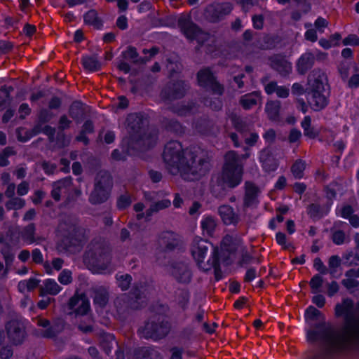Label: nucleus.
Returning a JSON list of instances; mask_svg holds the SVG:
<instances>
[{
    "label": "nucleus",
    "instance_id": "obj_48",
    "mask_svg": "<svg viewBox=\"0 0 359 359\" xmlns=\"http://www.w3.org/2000/svg\"><path fill=\"white\" fill-rule=\"evenodd\" d=\"M323 191L327 199L326 205L330 208H332L334 201L337 198V192L334 188L331 187V184L326 185L323 188Z\"/></svg>",
    "mask_w": 359,
    "mask_h": 359
},
{
    "label": "nucleus",
    "instance_id": "obj_2",
    "mask_svg": "<svg viewBox=\"0 0 359 359\" xmlns=\"http://www.w3.org/2000/svg\"><path fill=\"white\" fill-rule=\"evenodd\" d=\"M198 153L196 147L184 149L180 141L170 140L165 144L162 157L168 166L199 180L209 173L212 164L208 154Z\"/></svg>",
    "mask_w": 359,
    "mask_h": 359
},
{
    "label": "nucleus",
    "instance_id": "obj_30",
    "mask_svg": "<svg viewBox=\"0 0 359 359\" xmlns=\"http://www.w3.org/2000/svg\"><path fill=\"white\" fill-rule=\"evenodd\" d=\"M92 297L95 309H104L109 302V293L107 287L100 286L93 290Z\"/></svg>",
    "mask_w": 359,
    "mask_h": 359
},
{
    "label": "nucleus",
    "instance_id": "obj_12",
    "mask_svg": "<svg viewBox=\"0 0 359 359\" xmlns=\"http://www.w3.org/2000/svg\"><path fill=\"white\" fill-rule=\"evenodd\" d=\"M177 27L184 37L189 41L200 42V37L202 35H208L201 27L193 22L189 15H181L177 18Z\"/></svg>",
    "mask_w": 359,
    "mask_h": 359
},
{
    "label": "nucleus",
    "instance_id": "obj_39",
    "mask_svg": "<svg viewBox=\"0 0 359 359\" xmlns=\"http://www.w3.org/2000/svg\"><path fill=\"white\" fill-rule=\"evenodd\" d=\"M306 161L302 158L297 159L292 165L290 170L293 177L297 180L304 178L306 170Z\"/></svg>",
    "mask_w": 359,
    "mask_h": 359
},
{
    "label": "nucleus",
    "instance_id": "obj_63",
    "mask_svg": "<svg viewBox=\"0 0 359 359\" xmlns=\"http://www.w3.org/2000/svg\"><path fill=\"white\" fill-rule=\"evenodd\" d=\"M313 268L320 275L327 274V267L324 264L323 262L320 257H316L313 260Z\"/></svg>",
    "mask_w": 359,
    "mask_h": 359
},
{
    "label": "nucleus",
    "instance_id": "obj_36",
    "mask_svg": "<svg viewBox=\"0 0 359 359\" xmlns=\"http://www.w3.org/2000/svg\"><path fill=\"white\" fill-rule=\"evenodd\" d=\"M216 222L212 216L203 217L201 222V227L203 235L212 236L214 235Z\"/></svg>",
    "mask_w": 359,
    "mask_h": 359
},
{
    "label": "nucleus",
    "instance_id": "obj_27",
    "mask_svg": "<svg viewBox=\"0 0 359 359\" xmlns=\"http://www.w3.org/2000/svg\"><path fill=\"white\" fill-rule=\"evenodd\" d=\"M315 62L314 55L311 52L302 53L298 58L296 63V68L298 74L304 75L313 66Z\"/></svg>",
    "mask_w": 359,
    "mask_h": 359
},
{
    "label": "nucleus",
    "instance_id": "obj_11",
    "mask_svg": "<svg viewBox=\"0 0 359 359\" xmlns=\"http://www.w3.org/2000/svg\"><path fill=\"white\" fill-rule=\"evenodd\" d=\"M158 245L164 253L181 252L184 247L182 236L172 231H162L158 236Z\"/></svg>",
    "mask_w": 359,
    "mask_h": 359
},
{
    "label": "nucleus",
    "instance_id": "obj_45",
    "mask_svg": "<svg viewBox=\"0 0 359 359\" xmlns=\"http://www.w3.org/2000/svg\"><path fill=\"white\" fill-rule=\"evenodd\" d=\"M44 285L46 292L50 295H57L62 289V287H60L57 282L52 278L46 279Z\"/></svg>",
    "mask_w": 359,
    "mask_h": 359
},
{
    "label": "nucleus",
    "instance_id": "obj_55",
    "mask_svg": "<svg viewBox=\"0 0 359 359\" xmlns=\"http://www.w3.org/2000/svg\"><path fill=\"white\" fill-rule=\"evenodd\" d=\"M331 239L337 245H341L344 243L346 239V234L343 230H336L332 232Z\"/></svg>",
    "mask_w": 359,
    "mask_h": 359
},
{
    "label": "nucleus",
    "instance_id": "obj_64",
    "mask_svg": "<svg viewBox=\"0 0 359 359\" xmlns=\"http://www.w3.org/2000/svg\"><path fill=\"white\" fill-rule=\"evenodd\" d=\"M62 104V99L56 95L50 97L48 103V109L51 110H58Z\"/></svg>",
    "mask_w": 359,
    "mask_h": 359
},
{
    "label": "nucleus",
    "instance_id": "obj_31",
    "mask_svg": "<svg viewBox=\"0 0 359 359\" xmlns=\"http://www.w3.org/2000/svg\"><path fill=\"white\" fill-rule=\"evenodd\" d=\"M327 273L331 278L338 279L342 275L341 259L339 255H332L328 259Z\"/></svg>",
    "mask_w": 359,
    "mask_h": 359
},
{
    "label": "nucleus",
    "instance_id": "obj_43",
    "mask_svg": "<svg viewBox=\"0 0 359 359\" xmlns=\"http://www.w3.org/2000/svg\"><path fill=\"white\" fill-rule=\"evenodd\" d=\"M55 114L50 109L46 108H43L39 110L37 121L35 124H39L40 126H43L45 123H47L50 121L52 118L55 117Z\"/></svg>",
    "mask_w": 359,
    "mask_h": 359
},
{
    "label": "nucleus",
    "instance_id": "obj_6",
    "mask_svg": "<svg viewBox=\"0 0 359 359\" xmlns=\"http://www.w3.org/2000/svg\"><path fill=\"white\" fill-rule=\"evenodd\" d=\"M113 187V178L107 170L100 171L94 182L93 189L91 191L88 201L91 205H100L109 198Z\"/></svg>",
    "mask_w": 359,
    "mask_h": 359
},
{
    "label": "nucleus",
    "instance_id": "obj_14",
    "mask_svg": "<svg viewBox=\"0 0 359 359\" xmlns=\"http://www.w3.org/2000/svg\"><path fill=\"white\" fill-rule=\"evenodd\" d=\"M67 306L76 317L83 316L90 311V303L84 293L76 292L68 301Z\"/></svg>",
    "mask_w": 359,
    "mask_h": 359
},
{
    "label": "nucleus",
    "instance_id": "obj_61",
    "mask_svg": "<svg viewBox=\"0 0 359 359\" xmlns=\"http://www.w3.org/2000/svg\"><path fill=\"white\" fill-rule=\"evenodd\" d=\"M292 94L297 96L305 95L307 97L308 86L304 88L303 85L299 83H294L291 88Z\"/></svg>",
    "mask_w": 359,
    "mask_h": 359
},
{
    "label": "nucleus",
    "instance_id": "obj_5",
    "mask_svg": "<svg viewBox=\"0 0 359 359\" xmlns=\"http://www.w3.org/2000/svg\"><path fill=\"white\" fill-rule=\"evenodd\" d=\"M220 179L227 187L234 189L239 186L243 180V165L235 151H229L224 158Z\"/></svg>",
    "mask_w": 359,
    "mask_h": 359
},
{
    "label": "nucleus",
    "instance_id": "obj_29",
    "mask_svg": "<svg viewBox=\"0 0 359 359\" xmlns=\"http://www.w3.org/2000/svg\"><path fill=\"white\" fill-rule=\"evenodd\" d=\"M219 214L225 225H237L239 222L238 215L233 208L229 205H221L219 208Z\"/></svg>",
    "mask_w": 359,
    "mask_h": 359
},
{
    "label": "nucleus",
    "instance_id": "obj_38",
    "mask_svg": "<svg viewBox=\"0 0 359 359\" xmlns=\"http://www.w3.org/2000/svg\"><path fill=\"white\" fill-rule=\"evenodd\" d=\"M117 287L122 291L126 292L129 290L132 285L133 277L129 273L121 274L118 273L115 276Z\"/></svg>",
    "mask_w": 359,
    "mask_h": 359
},
{
    "label": "nucleus",
    "instance_id": "obj_51",
    "mask_svg": "<svg viewBox=\"0 0 359 359\" xmlns=\"http://www.w3.org/2000/svg\"><path fill=\"white\" fill-rule=\"evenodd\" d=\"M35 226L34 224L27 225L22 231V237L25 241H29V243L34 241Z\"/></svg>",
    "mask_w": 359,
    "mask_h": 359
},
{
    "label": "nucleus",
    "instance_id": "obj_4",
    "mask_svg": "<svg viewBox=\"0 0 359 359\" xmlns=\"http://www.w3.org/2000/svg\"><path fill=\"white\" fill-rule=\"evenodd\" d=\"M143 285L141 282H135L128 292H124L114 300L117 312L121 315H128L131 311H140L146 305L144 299Z\"/></svg>",
    "mask_w": 359,
    "mask_h": 359
},
{
    "label": "nucleus",
    "instance_id": "obj_57",
    "mask_svg": "<svg viewBox=\"0 0 359 359\" xmlns=\"http://www.w3.org/2000/svg\"><path fill=\"white\" fill-rule=\"evenodd\" d=\"M58 281L64 285H69L72 282V276L71 271L68 269H64L61 271V273L58 276Z\"/></svg>",
    "mask_w": 359,
    "mask_h": 359
},
{
    "label": "nucleus",
    "instance_id": "obj_60",
    "mask_svg": "<svg viewBox=\"0 0 359 359\" xmlns=\"http://www.w3.org/2000/svg\"><path fill=\"white\" fill-rule=\"evenodd\" d=\"M253 260H255V263L257 264H259L261 262V260L259 258L255 259L252 255H250L248 251H245L242 253L241 259L238 262V265L240 266H243V264H248Z\"/></svg>",
    "mask_w": 359,
    "mask_h": 359
},
{
    "label": "nucleus",
    "instance_id": "obj_42",
    "mask_svg": "<svg viewBox=\"0 0 359 359\" xmlns=\"http://www.w3.org/2000/svg\"><path fill=\"white\" fill-rule=\"evenodd\" d=\"M257 93H252L242 95L239 103L245 110H249L257 104Z\"/></svg>",
    "mask_w": 359,
    "mask_h": 359
},
{
    "label": "nucleus",
    "instance_id": "obj_25",
    "mask_svg": "<svg viewBox=\"0 0 359 359\" xmlns=\"http://www.w3.org/2000/svg\"><path fill=\"white\" fill-rule=\"evenodd\" d=\"M84 25L93 27L96 30H102L104 28V20L99 16L98 12L91 8L84 13L83 15Z\"/></svg>",
    "mask_w": 359,
    "mask_h": 359
},
{
    "label": "nucleus",
    "instance_id": "obj_47",
    "mask_svg": "<svg viewBox=\"0 0 359 359\" xmlns=\"http://www.w3.org/2000/svg\"><path fill=\"white\" fill-rule=\"evenodd\" d=\"M323 284V275L320 274H315L309 281V285L311 289V292L313 294H317L320 292V288Z\"/></svg>",
    "mask_w": 359,
    "mask_h": 359
},
{
    "label": "nucleus",
    "instance_id": "obj_33",
    "mask_svg": "<svg viewBox=\"0 0 359 359\" xmlns=\"http://www.w3.org/2000/svg\"><path fill=\"white\" fill-rule=\"evenodd\" d=\"M280 102L278 100L268 101L266 104L265 111L271 121H277L280 117Z\"/></svg>",
    "mask_w": 359,
    "mask_h": 359
},
{
    "label": "nucleus",
    "instance_id": "obj_40",
    "mask_svg": "<svg viewBox=\"0 0 359 359\" xmlns=\"http://www.w3.org/2000/svg\"><path fill=\"white\" fill-rule=\"evenodd\" d=\"M14 88L12 86L3 85L0 87V111L12 100L11 93Z\"/></svg>",
    "mask_w": 359,
    "mask_h": 359
},
{
    "label": "nucleus",
    "instance_id": "obj_18",
    "mask_svg": "<svg viewBox=\"0 0 359 359\" xmlns=\"http://www.w3.org/2000/svg\"><path fill=\"white\" fill-rule=\"evenodd\" d=\"M212 244L207 239H203L199 236L194 237L191 245V254L198 264L204 262L209 247H211Z\"/></svg>",
    "mask_w": 359,
    "mask_h": 359
},
{
    "label": "nucleus",
    "instance_id": "obj_3",
    "mask_svg": "<svg viewBox=\"0 0 359 359\" xmlns=\"http://www.w3.org/2000/svg\"><path fill=\"white\" fill-rule=\"evenodd\" d=\"M330 88L327 76L320 72H313L308 76L306 101L316 112L325 109L330 103Z\"/></svg>",
    "mask_w": 359,
    "mask_h": 359
},
{
    "label": "nucleus",
    "instance_id": "obj_62",
    "mask_svg": "<svg viewBox=\"0 0 359 359\" xmlns=\"http://www.w3.org/2000/svg\"><path fill=\"white\" fill-rule=\"evenodd\" d=\"M169 352L170 353L169 359H182L184 350L182 346H173L170 347Z\"/></svg>",
    "mask_w": 359,
    "mask_h": 359
},
{
    "label": "nucleus",
    "instance_id": "obj_24",
    "mask_svg": "<svg viewBox=\"0 0 359 359\" xmlns=\"http://www.w3.org/2000/svg\"><path fill=\"white\" fill-rule=\"evenodd\" d=\"M331 210V208L325 204L321 205L317 203H311L306 207V213L309 217L313 221H318L327 216Z\"/></svg>",
    "mask_w": 359,
    "mask_h": 359
},
{
    "label": "nucleus",
    "instance_id": "obj_32",
    "mask_svg": "<svg viewBox=\"0 0 359 359\" xmlns=\"http://www.w3.org/2000/svg\"><path fill=\"white\" fill-rule=\"evenodd\" d=\"M81 62L83 68L88 72H95L101 69V63L96 55H83Z\"/></svg>",
    "mask_w": 359,
    "mask_h": 359
},
{
    "label": "nucleus",
    "instance_id": "obj_9",
    "mask_svg": "<svg viewBox=\"0 0 359 359\" xmlns=\"http://www.w3.org/2000/svg\"><path fill=\"white\" fill-rule=\"evenodd\" d=\"M233 8V5L230 2L215 1L205 7L203 17L210 23H219L232 12Z\"/></svg>",
    "mask_w": 359,
    "mask_h": 359
},
{
    "label": "nucleus",
    "instance_id": "obj_46",
    "mask_svg": "<svg viewBox=\"0 0 359 359\" xmlns=\"http://www.w3.org/2000/svg\"><path fill=\"white\" fill-rule=\"evenodd\" d=\"M132 198L129 194H121L116 199V208L123 211L130 206Z\"/></svg>",
    "mask_w": 359,
    "mask_h": 359
},
{
    "label": "nucleus",
    "instance_id": "obj_22",
    "mask_svg": "<svg viewBox=\"0 0 359 359\" xmlns=\"http://www.w3.org/2000/svg\"><path fill=\"white\" fill-rule=\"evenodd\" d=\"M122 151L118 149H114L111 154V158L116 161H125L128 156H134L137 152L135 144L131 141L127 140H123L121 144Z\"/></svg>",
    "mask_w": 359,
    "mask_h": 359
},
{
    "label": "nucleus",
    "instance_id": "obj_1",
    "mask_svg": "<svg viewBox=\"0 0 359 359\" xmlns=\"http://www.w3.org/2000/svg\"><path fill=\"white\" fill-rule=\"evenodd\" d=\"M354 302L346 297L341 303L334 306V316L344 318L339 330L325 321V316L313 305H309L304 313L305 323L310 328L305 329L306 340L309 344L323 341L326 346L318 351L309 353L305 359H334L351 348L352 338L359 330V318L354 312Z\"/></svg>",
    "mask_w": 359,
    "mask_h": 359
},
{
    "label": "nucleus",
    "instance_id": "obj_59",
    "mask_svg": "<svg viewBox=\"0 0 359 359\" xmlns=\"http://www.w3.org/2000/svg\"><path fill=\"white\" fill-rule=\"evenodd\" d=\"M175 318L177 320V321L180 323L183 324L185 323L188 320L192 319L193 316L191 313L188 312V310L185 311H176V314L175 316Z\"/></svg>",
    "mask_w": 359,
    "mask_h": 359
},
{
    "label": "nucleus",
    "instance_id": "obj_8",
    "mask_svg": "<svg viewBox=\"0 0 359 359\" xmlns=\"http://www.w3.org/2000/svg\"><path fill=\"white\" fill-rule=\"evenodd\" d=\"M127 120L128 127L130 130V137L128 140L131 141L134 144H137L151 137V135L147 133L145 118L142 114H130Z\"/></svg>",
    "mask_w": 359,
    "mask_h": 359
},
{
    "label": "nucleus",
    "instance_id": "obj_7",
    "mask_svg": "<svg viewBox=\"0 0 359 359\" xmlns=\"http://www.w3.org/2000/svg\"><path fill=\"white\" fill-rule=\"evenodd\" d=\"M84 262L93 268L106 269L111 261L110 249L103 245L90 248L84 254Z\"/></svg>",
    "mask_w": 359,
    "mask_h": 359
},
{
    "label": "nucleus",
    "instance_id": "obj_20",
    "mask_svg": "<svg viewBox=\"0 0 359 359\" xmlns=\"http://www.w3.org/2000/svg\"><path fill=\"white\" fill-rule=\"evenodd\" d=\"M205 309L200 306L196 313L194 314L191 323L183 327L180 331V337L184 340H190L195 331V325L203 323L205 320Z\"/></svg>",
    "mask_w": 359,
    "mask_h": 359
},
{
    "label": "nucleus",
    "instance_id": "obj_50",
    "mask_svg": "<svg viewBox=\"0 0 359 359\" xmlns=\"http://www.w3.org/2000/svg\"><path fill=\"white\" fill-rule=\"evenodd\" d=\"M25 204V201L24 199L16 197L11 198V199L6 203L5 206L8 210H17L23 208Z\"/></svg>",
    "mask_w": 359,
    "mask_h": 359
},
{
    "label": "nucleus",
    "instance_id": "obj_13",
    "mask_svg": "<svg viewBox=\"0 0 359 359\" xmlns=\"http://www.w3.org/2000/svg\"><path fill=\"white\" fill-rule=\"evenodd\" d=\"M186 95V83L183 80L168 81L161 91V97L164 101H173L182 99Z\"/></svg>",
    "mask_w": 359,
    "mask_h": 359
},
{
    "label": "nucleus",
    "instance_id": "obj_26",
    "mask_svg": "<svg viewBox=\"0 0 359 359\" xmlns=\"http://www.w3.org/2000/svg\"><path fill=\"white\" fill-rule=\"evenodd\" d=\"M65 224L67 226L73 228V232L65 236L63 243L66 248H71L82 245L81 239L76 234L77 232V226L76 222L71 221L69 219L65 221Z\"/></svg>",
    "mask_w": 359,
    "mask_h": 359
},
{
    "label": "nucleus",
    "instance_id": "obj_28",
    "mask_svg": "<svg viewBox=\"0 0 359 359\" xmlns=\"http://www.w3.org/2000/svg\"><path fill=\"white\" fill-rule=\"evenodd\" d=\"M259 189L252 182L246 181L245 183V194L243 204L245 207H250L257 202Z\"/></svg>",
    "mask_w": 359,
    "mask_h": 359
},
{
    "label": "nucleus",
    "instance_id": "obj_10",
    "mask_svg": "<svg viewBox=\"0 0 359 359\" xmlns=\"http://www.w3.org/2000/svg\"><path fill=\"white\" fill-rule=\"evenodd\" d=\"M198 85L204 89L210 90L212 94L221 96L224 93V87L218 81L210 67L200 69L196 74Z\"/></svg>",
    "mask_w": 359,
    "mask_h": 359
},
{
    "label": "nucleus",
    "instance_id": "obj_52",
    "mask_svg": "<svg viewBox=\"0 0 359 359\" xmlns=\"http://www.w3.org/2000/svg\"><path fill=\"white\" fill-rule=\"evenodd\" d=\"M191 111V107L183 104H177L172 108V111L180 116H185Z\"/></svg>",
    "mask_w": 359,
    "mask_h": 359
},
{
    "label": "nucleus",
    "instance_id": "obj_19",
    "mask_svg": "<svg viewBox=\"0 0 359 359\" xmlns=\"http://www.w3.org/2000/svg\"><path fill=\"white\" fill-rule=\"evenodd\" d=\"M145 330L151 339L158 340L165 338L170 332V324L168 321L162 320L161 321L152 320L145 325Z\"/></svg>",
    "mask_w": 359,
    "mask_h": 359
},
{
    "label": "nucleus",
    "instance_id": "obj_34",
    "mask_svg": "<svg viewBox=\"0 0 359 359\" xmlns=\"http://www.w3.org/2000/svg\"><path fill=\"white\" fill-rule=\"evenodd\" d=\"M260 163L264 171L271 172L276 171L278 168V163L272 154H267L260 157Z\"/></svg>",
    "mask_w": 359,
    "mask_h": 359
},
{
    "label": "nucleus",
    "instance_id": "obj_53",
    "mask_svg": "<svg viewBox=\"0 0 359 359\" xmlns=\"http://www.w3.org/2000/svg\"><path fill=\"white\" fill-rule=\"evenodd\" d=\"M211 254L210 257L208 259V262H210L211 261L212 266L220 265V252L219 250V248L217 246L214 245L213 244L211 245Z\"/></svg>",
    "mask_w": 359,
    "mask_h": 359
},
{
    "label": "nucleus",
    "instance_id": "obj_16",
    "mask_svg": "<svg viewBox=\"0 0 359 359\" xmlns=\"http://www.w3.org/2000/svg\"><path fill=\"white\" fill-rule=\"evenodd\" d=\"M269 67L281 77L289 76L292 70V63L282 54H273L268 58Z\"/></svg>",
    "mask_w": 359,
    "mask_h": 359
},
{
    "label": "nucleus",
    "instance_id": "obj_35",
    "mask_svg": "<svg viewBox=\"0 0 359 359\" xmlns=\"http://www.w3.org/2000/svg\"><path fill=\"white\" fill-rule=\"evenodd\" d=\"M69 115L72 118L79 123L84 116L83 102L79 100L74 101L69 106Z\"/></svg>",
    "mask_w": 359,
    "mask_h": 359
},
{
    "label": "nucleus",
    "instance_id": "obj_15",
    "mask_svg": "<svg viewBox=\"0 0 359 359\" xmlns=\"http://www.w3.org/2000/svg\"><path fill=\"white\" fill-rule=\"evenodd\" d=\"M8 338L14 345L22 344L27 333L25 325L17 319H11L6 323Z\"/></svg>",
    "mask_w": 359,
    "mask_h": 359
},
{
    "label": "nucleus",
    "instance_id": "obj_49",
    "mask_svg": "<svg viewBox=\"0 0 359 359\" xmlns=\"http://www.w3.org/2000/svg\"><path fill=\"white\" fill-rule=\"evenodd\" d=\"M204 104L215 111L222 110L223 107V102L219 97H205L204 99Z\"/></svg>",
    "mask_w": 359,
    "mask_h": 359
},
{
    "label": "nucleus",
    "instance_id": "obj_58",
    "mask_svg": "<svg viewBox=\"0 0 359 359\" xmlns=\"http://www.w3.org/2000/svg\"><path fill=\"white\" fill-rule=\"evenodd\" d=\"M121 55L125 59L135 60L139 57V53L135 46H129L126 50L122 51Z\"/></svg>",
    "mask_w": 359,
    "mask_h": 359
},
{
    "label": "nucleus",
    "instance_id": "obj_37",
    "mask_svg": "<svg viewBox=\"0 0 359 359\" xmlns=\"http://www.w3.org/2000/svg\"><path fill=\"white\" fill-rule=\"evenodd\" d=\"M165 128L168 132L179 136L185 133V127L175 118L168 120L165 123Z\"/></svg>",
    "mask_w": 359,
    "mask_h": 359
},
{
    "label": "nucleus",
    "instance_id": "obj_17",
    "mask_svg": "<svg viewBox=\"0 0 359 359\" xmlns=\"http://www.w3.org/2000/svg\"><path fill=\"white\" fill-rule=\"evenodd\" d=\"M170 274L178 283L184 285H189L193 278L191 269L182 262H173L170 264Z\"/></svg>",
    "mask_w": 359,
    "mask_h": 359
},
{
    "label": "nucleus",
    "instance_id": "obj_54",
    "mask_svg": "<svg viewBox=\"0 0 359 359\" xmlns=\"http://www.w3.org/2000/svg\"><path fill=\"white\" fill-rule=\"evenodd\" d=\"M354 208L352 205L349 204L343 205L339 212H337V215L345 219H348L350 217H351L354 214Z\"/></svg>",
    "mask_w": 359,
    "mask_h": 359
},
{
    "label": "nucleus",
    "instance_id": "obj_56",
    "mask_svg": "<svg viewBox=\"0 0 359 359\" xmlns=\"http://www.w3.org/2000/svg\"><path fill=\"white\" fill-rule=\"evenodd\" d=\"M275 239L277 244L282 246L284 250H287L290 247H292V243H287L286 235L281 231H278L276 233Z\"/></svg>",
    "mask_w": 359,
    "mask_h": 359
},
{
    "label": "nucleus",
    "instance_id": "obj_23",
    "mask_svg": "<svg viewBox=\"0 0 359 359\" xmlns=\"http://www.w3.org/2000/svg\"><path fill=\"white\" fill-rule=\"evenodd\" d=\"M136 359H163L159 348L156 346H142L136 348L133 351Z\"/></svg>",
    "mask_w": 359,
    "mask_h": 359
},
{
    "label": "nucleus",
    "instance_id": "obj_44",
    "mask_svg": "<svg viewBox=\"0 0 359 359\" xmlns=\"http://www.w3.org/2000/svg\"><path fill=\"white\" fill-rule=\"evenodd\" d=\"M1 253L4 257L6 268L10 267L14 262L15 255L12 252L11 246L9 243H6L3 246L1 249Z\"/></svg>",
    "mask_w": 359,
    "mask_h": 359
},
{
    "label": "nucleus",
    "instance_id": "obj_41",
    "mask_svg": "<svg viewBox=\"0 0 359 359\" xmlns=\"http://www.w3.org/2000/svg\"><path fill=\"white\" fill-rule=\"evenodd\" d=\"M18 140L20 142L25 143L29 141L32 137L40 134L39 127L34 124L30 130H26L24 135H22L20 130H16Z\"/></svg>",
    "mask_w": 359,
    "mask_h": 359
},
{
    "label": "nucleus",
    "instance_id": "obj_21",
    "mask_svg": "<svg viewBox=\"0 0 359 359\" xmlns=\"http://www.w3.org/2000/svg\"><path fill=\"white\" fill-rule=\"evenodd\" d=\"M172 302L176 309L181 311L188 310L191 303V293L187 287H178L173 293Z\"/></svg>",
    "mask_w": 359,
    "mask_h": 359
}]
</instances>
